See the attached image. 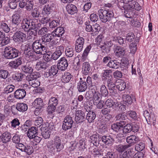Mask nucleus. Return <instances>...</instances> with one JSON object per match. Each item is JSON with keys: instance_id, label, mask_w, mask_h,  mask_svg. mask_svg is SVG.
<instances>
[{"instance_id": "nucleus-1", "label": "nucleus", "mask_w": 158, "mask_h": 158, "mask_svg": "<svg viewBox=\"0 0 158 158\" xmlns=\"http://www.w3.org/2000/svg\"><path fill=\"white\" fill-rule=\"evenodd\" d=\"M41 25V24L38 23L37 21L35 20L24 18L21 23V27L25 32H29L30 35H33L35 36H36L37 35L36 31Z\"/></svg>"}, {"instance_id": "nucleus-2", "label": "nucleus", "mask_w": 158, "mask_h": 158, "mask_svg": "<svg viewBox=\"0 0 158 158\" xmlns=\"http://www.w3.org/2000/svg\"><path fill=\"white\" fill-rule=\"evenodd\" d=\"M47 147L49 152L53 155L60 152L64 148L60 138L58 136H56L53 140L48 142Z\"/></svg>"}, {"instance_id": "nucleus-3", "label": "nucleus", "mask_w": 158, "mask_h": 158, "mask_svg": "<svg viewBox=\"0 0 158 158\" xmlns=\"http://www.w3.org/2000/svg\"><path fill=\"white\" fill-rule=\"evenodd\" d=\"M98 13L99 19L103 23L110 21L114 16L113 12L108 10L99 9Z\"/></svg>"}, {"instance_id": "nucleus-4", "label": "nucleus", "mask_w": 158, "mask_h": 158, "mask_svg": "<svg viewBox=\"0 0 158 158\" xmlns=\"http://www.w3.org/2000/svg\"><path fill=\"white\" fill-rule=\"evenodd\" d=\"M19 53V51L18 49L8 46L5 48L3 55L7 59H12L18 57Z\"/></svg>"}, {"instance_id": "nucleus-5", "label": "nucleus", "mask_w": 158, "mask_h": 158, "mask_svg": "<svg viewBox=\"0 0 158 158\" xmlns=\"http://www.w3.org/2000/svg\"><path fill=\"white\" fill-rule=\"evenodd\" d=\"M58 96L56 94L51 97L49 99L47 111L49 114H52L55 111L58 104Z\"/></svg>"}, {"instance_id": "nucleus-6", "label": "nucleus", "mask_w": 158, "mask_h": 158, "mask_svg": "<svg viewBox=\"0 0 158 158\" xmlns=\"http://www.w3.org/2000/svg\"><path fill=\"white\" fill-rule=\"evenodd\" d=\"M33 51L37 54H44L46 51V47L43 45L39 41H35L32 45Z\"/></svg>"}, {"instance_id": "nucleus-7", "label": "nucleus", "mask_w": 158, "mask_h": 158, "mask_svg": "<svg viewBox=\"0 0 158 158\" xmlns=\"http://www.w3.org/2000/svg\"><path fill=\"white\" fill-rule=\"evenodd\" d=\"M73 117L70 115L65 116L62 122V129L64 131L71 129L73 127Z\"/></svg>"}, {"instance_id": "nucleus-8", "label": "nucleus", "mask_w": 158, "mask_h": 158, "mask_svg": "<svg viewBox=\"0 0 158 158\" xmlns=\"http://www.w3.org/2000/svg\"><path fill=\"white\" fill-rule=\"evenodd\" d=\"M124 3L128 4L124 5V7L125 9H130L131 8H134L137 10H140L141 7L138 3L134 0H123Z\"/></svg>"}, {"instance_id": "nucleus-9", "label": "nucleus", "mask_w": 158, "mask_h": 158, "mask_svg": "<svg viewBox=\"0 0 158 158\" xmlns=\"http://www.w3.org/2000/svg\"><path fill=\"white\" fill-rule=\"evenodd\" d=\"M21 16L18 14H15L13 15L12 17V24L13 27V31H15L19 28V26L21 24L23 21Z\"/></svg>"}, {"instance_id": "nucleus-10", "label": "nucleus", "mask_w": 158, "mask_h": 158, "mask_svg": "<svg viewBox=\"0 0 158 158\" xmlns=\"http://www.w3.org/2000/svg\"><path fill=\"white\" fill-rule=\"evenodd\" d=\"M26 35L21 31H17L15 33L13 38L14 41L16 43H20L23 42L25 40Z\"/></svg>"}, {"instance_id": "nucleus-11", "label": "nucleus", "mask_w": 158, "mask_h": 158, "mask_svg": "<svg viewBox=\"0 0 158 158\" xmlns=\"http://www.w3.org/2000/svg\"><path fill=\"white\" fill-rule=\"evenodd\" d=\"M87 85L86 82L85 77H83V78H80V80L77 85V88L78 91L80 92L85 91L87 89Z\"/></svg>"}, {"instance_id": "nucleus-12", "label": "nucleus", "mask_w": 158, "mask_h": 158, "mask_svg": "<svg viewBox=\"0 0 158 158\" xmlns=\"http://www.w3.org/2000/svg\"><path fill=\"white\" fill-rule=\"evenodd\" d=\"M55 5L49 3L45 5L42 10V13L44 15H48L54 12L56 10Z\"/></svg>"}, {"instance_id": "nucleus-13", "label": "nucleus", "mask_w": 158, "mask_h": 158, "mask_svg": "<svg viewBox=\"0 0 158 158\" xmlns=\"http://www.w3.org/2000/svg\"><path fill=\"white\" fill-rule=\"evenodd\" d=\"M139 127L138 126L134 125L133 124H127L123 128V133L127 134L130 133L131 131H137L138 130Z\"/></svg>"}, {"instance_id": "nucleus-14", "label": "nucleus", "mask_w": 158, "mask_h": 158, "mask_svg": "<svg viewBox=\"0 0 158 158\" xmlns=\"http://www.w3.org/2000/svg\"><path fill=\"white\" fill-rule=\"evenodd\" d=\"M85 42V39L83 37H79L76 40L75 49L77 52H81L82 50L84 44Z\"/></svg>"}, {"instance_id": "nucleus-15", "label": "nucleus", "mask_w": 158, "mask_h": 158, "mask_svg": "<svg viewBox=\"0 0 158 158\" xmlns=\"http://www.w3.org/2000/svg\"><path fill=\"white\" fill-rule=\"evenodd\" d=\"M113 45V43L110 40L104 42L103 45H101L100 48H101L102 52L108 53L111 50V48Z\"/></svg>"}, {"instance_id": "nucleus-16", "label": "nucleus", "mask_w": 158, "mask_h": 158, "mask_svg": "<svg viewBox=\"0 0 158 158\" xmlns=\"http://www.w3.org/2000/svg\"><path fill=\"white\" fill-rule=\"evenodd\" d=\"M87 105L85 106V108L86 110V111L88 112L86 108H88ZM89 111L85 117V119H86L89 123H94V120L96 118V114L95 112L93 110H89Z\"/></svg>"}, {"instance_id": "nucleus-17", "label": "nucleus", "mask_w": 158, "mask_h": 158, "mask_svg": "<svg viewBox=\"0 0 158 158\" xmlns=\"http://www.w3.org/2000/svg\"><path fill=\"white\" fill-rule=\"evenodd\" d=\"M75 121L77 123L83 122L85 119V114L83 111L81 110L76 111L75 117Z\"/></svg>"}, {"instance_id": "nucleus-18", "label": "nucleus", "mask_w": 158, "mask_h": 158, "mask_svg": "<svg viewBox=\"0 0 158 158\" xmlns=\"http://www.w3.org/2000/svg\"><path fill=\"white\" fill-rule=\"evenodd\" d=\"M64 30L63 27H58L52 32L55 36L60 37V40H63L64 37Z\"/></svg>"}, {"instance_id": "nucleus-19", "label": "nucleus", "mask_w": 158, "mask_h": 158, "mask_svg": "<svg viewBox=\"0 0 158 158\" xmlns=\"http://www.w3.org/2000/svg\"><path fill=\"white\" fill-rule=\"evenodd\" d=\"M57 65L59 70L64 71L68 66V61L65 57H62L58 60Z\"/></svg>"}, {"instance_id": "nucleus-20", "label": "nucleus", "mask_w": 158, "mask_h": 158, "mask_svg": "<svg viewBox=\"0 0 158 158\" xmlns=\"http://www.w3.org/2000/svg\"><path fill=\"white\" fill-rule=\"evenodd\" d=\"M26 95V91L23 88H19L14 93V97L18 99H21L24 98Z\"/></svg>"}, {"instance_id": "nucleus-21", "label": "nucleus", "mask_w": 158, "mask_h": 158, "mask_svg": "<svg viewBox=\"0 0 158 158\" xmlns=\"http://www.w3.org/2000/svg\"><path fill=\"white\" fill-rule=\"evenodd\" d=\"M101 136L97 133L91 135L89 138V141L92 145H98L100 143Z\"/></svg>"}, {"instance_id": "nucleus-22", "label": "nucleus", "mask_w": 158, "mask_h": 158, "mask_svg": "<svg viewBox=\"0 0 158 158\" xmlns=\"http://www.w3.org/2000/svg\"><path fill=\"white\" fill-rule=\"evenodd\" d=\"M100 136H101V139H100V143L102 142L108 146H111L114 142V139L110 136L106 135L102 136L100 135Z\"/></svg>"}, {"instance_id": "nucleus-23", "label": "nucleus", "mask_w": 158, "mask_h": 158, "mask_svg": "<svg viewBox=\"0 0 158 158\" xmlns=\"http://www.w3.org/2000/svg\"><path fill=\"white\" fill-rule=\"evenodd\" d=\"M38 127H32L28 129L27 132V135L28 137L30 139H33L35 136L38 135Z\"/></svg>"}, {"instance_id": "nucleus-24", "label": "nucleus", "mask_w": 158, "mask_h": 158, "mask_svg": "<svg viewBox=\"0 0 158 158\" xmlns=\"http://www.w3.org/2000/svg\"><path fill=\"white\" fill-rule=\"evenodd\" d=\"M114 52L117 57H122L125 53L126 49L124 48L117 46L114 50Z\"/></svg>"}, {"instance_id": "nucleus-25", "label": "nucleus", "mask_w": 158, "mask_h": 158, "mask_svg": "<svg viewBox=\"0 0 158 158\" xmlns=\"http://www.w3.org/2000/svg\"><path fill=\"white\" fill-rule=\"evenodd\" d=\"M89 149L90 152L94 157H96L97 156L100 155L101 154L99 148L98 147V145H92L91 144Z\"/></svg>"}, {"instance_id": "nucleus-26", "label": "nucleus", "mask_w": 158, "mask_h": 158, "mask_svg": "<svg viewBox=\"0 0 158 158\" xmlns=\"http://www.w3.org/2000/svg\"><path fill=\"white\" fill-rule=\"evenodd\" d=\"M138 138L135 135H131L128 136L126 138V141L128 144L127 145L130 147L136 143L138 141Z\"/></svg>"}, {"instance_id": "nucleus-27", "label": "nucleus", "mask_w": 158, "mask_h": 158, "mask_svg": "<svg viewBox=\"0 0 158 158\" xmlns=\"http://www.w3.org/2000/svg\"><path fill=\"white\" fill-rule=\"evenodd\" d=\"M123 9H122V10H124V11H122L123 12V14L124 16L127 18H129L132 19L134 17L135 15V13L132 11L133 9H135L134 8H132L130 9H125L124 6L122 7Z\"/></svg>"}, {"instance_id": "nucleus-28", "label": "nucleus", "mask_w": 158, "mask_h": 158, "mask_svg": "<svg viewBox=\"0 0 158 158\" xmlns=\"http://www.w3.org/2000/svg\"><path fill=\"white\" fill-rule=\"evenodd\" d=\"M91 70V67L90 64L88 62L83 63L82 66V72L85 75H87Z\"/></svg>"}, {"instance_id": "nucleus-29", "label": "nucleus", "mask_w": 158, "mask_h": 158, "mask_svg": "<svg viewBox=\"0 0 158 158\" xmlns=\"http://www.w3.org/2000/svg\"><path fill=\"white\" fill-rule=\"evenodd\" d=\"M17 111L21 112H24L26 111L28 109L27 104L23 103H18L16 104L15 108V107Z\"/></svg>"}, {"instance_id": "nucleus-30", "label": "nucleus", "mask_w": 158, "mask_h": 158, "mask_svg": "<svg viewBox=\"0 0 158 158\" xmlns=\"http://www.w3.org/2000/svg\"><path fill=\"white\" fill-rule=\"evenodd\" d=\"M11 137V133L6 131L3 133L1 141L3 143H7L10 141Z\"/></svg>"}, {"instance_id": "nucleus-31", "label": "nucleus", "mask_w": 158, "mask_h": 158, "mask_svg": "<svg viewBox=\"0 0 158 158\" xmlns=\"http://www.w3.org/2000/svg\"><path fill=\"white\" fill-rule=\"evenodd\" d=\"M102 121H100L98 123L99 125L98 131L99 133L103 134L107 131L106 125Z\"/></svg>"}, {"instance_id": "nucleus-32", "label": "nucleus", "mask_w": 158, "mask_h": 158, "mask_svg": "<svg viewBox=\"0 0 158 158\" xmlns=\"http://www.w3.org/2000/svg\"><path fill=\"white\" fill-rule=\"evenodd\" d=\"M116 87L119 90H124L126 88V83L123 80L118 79L117 81Z\"/></svg>"}, {"instance_id": "nucleus-33", "label": "nucleus", "mask_w": 158, "mask_h": 158, "mask_svg": "<svg viewBox=\"0 0 158 158\" xmlns=\"http://www.w3.org/2000/svg\"><path fill=\"white\" fill-rule=\"evenodd\" d=\"M29 83L30 85H28L26 84L24 85V86L27 87L26 89H27L28 88V89H30L32 87L36 88L40 85V82L38 80H34V81H29Z\"/></svg>"}, {"instance_id": "nucleus-34", "label": "nucleus", "mask_w": 158, "mask_h": 158, "mask_svg": "<svg viewBox=\"0 0 158 158\" xmlns=\"http://www.w3.org/2000/svg\"><path fill=\"white\" fill-rule=\"evenodd\" d=\"M66 9L68 13L71 15H73L77 13V8L76 6L72 4L67 5Z\"/></svg>"}, {"instance_id": "nucleus-35", "label": "nucleus", "mask_w": 158, "mask_h": 158, "mask_svg": "<svg viewBox=\"0 0 158 158\" xmlns=\"http://www.w3.org/2000/svg\"><path fill=\"white\" fill-rule=\"evenodd\" d=\"M54 37V35L52 32L51 33H48L45 34L42 36L41 40L42 42L44 43L50 42Z\"/></svg>"}, {"instance_id": "nucleus-36", "label": "nucleus", "mask_w": 158, "mask_h": 158, "mask_svg": "<svg viewBox=\"0 0 158 158\" xmlns=\"http://www.w3.org/2000/svg\"><path fill=\"white\" fill-rule=\"evenodd\" d=\"M121 64L116 60H112L110 61L107 64V66L110 68L114 69H117L119 68V66L121 67Z\"/></svg>"}, {"instance_id": "nucleus-37", "label": "nucleus", "mask_w": 158, "mask_h": 158, "mask_svg": "<svg viewBox=\"0 0 158 158\" xmlns=\"http://www.w3.org/2000/svg\"><path fill=\"white\" fill-rule=\"evenodd\" d=\"M29 63V62H27L26 65H23L22 66V70L26 73H30L33 71V69Z\"/></svg>"}, {"instance_id": "nucleus-38", "label": "nucleus", "mask_w": 158, "mask_h": 158, "mask_svg": "<svg viewBox=\"0 0 158 158\" xmlns=\"http://www.w3.org/2000/svg\"><path fill=\"white\" fill-rule=\"evenodd\" d=\"M149 117L147 121L148 124L151 125L152 124L155 126L156 124V115L153 112H151Z\"/></svg>"}, {"instance_id": "nucleus-39", "label": "nucleus", "mask_w": 158, "mask_h": 158, "mask_svg": "<svg viewBox=\"0 0 158 158\" xmlns=\"http://www.w3.org/2000/svg\"><path fill=\"white\" fill-rule=\"evenodd\" d=\"M110 78L107 80V86L108 89L115 88L117 81L113 77H110Z\"/></svg>"}, {"instance_id": "nucleus-40", "label": "nucleus", "mask_w": 158, "mask_h": 158, "mask_svg": "<svg viewBox=\"0 0 158 158\" xmlns=\"http://www.w3.org/2000/svg\"><path fill=\"white\" fill-rule=\"evenodd\" d=\"M34 104L36 109H41L44 106L43 100L40 98H37L34 101Z\"/></svg>"}, {"instance_id": "nucleus-41", "label": "nucleus", "mask_w": 158, "mask_h": 158, "mask_svg": "<svg viewBox=\"0 0 158 158\" xmlns=\"http://www.w3.org/2000/svg\"><path fill=\"white\" fill-rule=\"evenodd\" d=\"M91 48L92 47L91 45H89L87 46L84 50L81 57V60L82 61H85L87 58L88 55Z\"/></svg>"}, {"instance_id": "nucleus-42", "label": "nucleus", "mask_w": 158, "mask_h": 158, "mask_svg": "<svg viewBox=\"0 0 158 158\" xmlns=\"http://www.w3.org/2000/svg\"><path fill=\"white\" fill-rule=\"evenodd\" d=\"M134 153L133 149H129L127 151L124 152L120 158H131Z\"/></svg>"}, {"instance_id": "nucleus-43", "label": "nucleus", "mask_w": 158, "mask_h": 158, "mask_svg": "<svg viewBox=\"0 0 158 158\" xmlns=\"http://www.w3.org/2000/svg\"><path fill=\"white\" fill-rule=\"evenodd\" d=\"M72 77L70 73H65L62 77V81L64 83H68L70 81Z\"/></svg>"}, {"instance_id": "nucleus-44", "label": "nucleus", "mask_w": 158, "mask_h": 158, "mask_svg": "<svg viewBox=\"0 0 158 158\" xmlns=\"http://www.w3.org/2000/svg\"><path fill=\"white\" fill-rule=\"evenodd\" d=\"M60 19H58L53 20L49 23V27L51 28H55L60 27L61 24Z\"/></svg>"}, {"instance_id": "nucleus-45", "label": "nucleus", "mask_w": 158, "mask_h": 158, "mask_svg": "<svg viewBox=\"0 0 158 158\" xmlns=\"http://www.w3.org/2000/svg\"><path fill=\"white\" fill-rule=\"evenodd\" d=\"M48 67L46 63L44 62L39 61L36 64L35 68L38 70L41 69L45 70Z\"/></svg>"}, {"instance_id": "nucleus-46", "label": "nucleus", "mask_w": 158, "mask_h": 158, "mask_svg": "<svg viewBox=\"0 0 158 158\" xmlns=\"http://www.w3.org/2000/svg\"><path fill=\"white\" fill-rule=\"evenodd\" d=\"M9 7L12 9H16L17 6V3L20 0H8Z\"/></svg>"}, {"instance_id": "nucleus-47", "label": "nucleus", "mask_w": 158, "mask_h": 158, "mask_svg": "<svg viewBox=\"0 0 158 158\" xmlns=\"http://www.w3.org/2000/svg\"><path fill=\"white\" fill-rule=\"evenodd\" d=\"M139 41L138 39H135V42H133L131 43L129 46V47L131 50V52L134 54L135 53L137 49V45Z\"/></svg>"}, {"instance_id": "nucleus-48", "label": "nucleus", "mask_w": 158, "mask_h": 158, "mask_svg": "<svg viewBox=\"0 0 158 158\" xmlns=\"http://www.w3.org/2000/svg\"><path fill=\"white\" fill-rule=\"evenodd\" d=\"M127 117L125 112L119 113L115 117L116 121H125Z\"/></svg>"}, {"instance_id": "nucleus-49", "label": "nucleus", "mask_w": 158, "mask_h": 158, "mask_svg": "<svg viewBox=\"0 0 158 158\" xmlns=\"http://www.w3.org/2000/svg\"><path fill=\"white\" fill-rule=\"evenodd\" d=\"M44 55L43 58L44 60L47 62L51 61L52 59V53L50 52L45 53Z\"/></svg>"}, {"instance_id": "nucleus-50", "label": "nucleus", "mask_w": 158, "mask_h": 158, "mask_svg": "<svg viewBox=\"0 0 158 158\" xmlns=\"http://www.w3.org/2000/svg\"><path fill=\"white\" fill-rule=\"evenodd\" d=\"M100 91L101 95L103 97H106L108 95V90L105 85H101Z\"/></svg>"}, {"instance_id": "nucleus-51", "label": "nucleus", "mask_w": 158, "mask_h": 158, "mask_svg": "<svg viewBox=\"0 0 158 158\" xmlns=\"http://www.w3.org/2000/svg\"><path fill=\"white\" fill-rule=\"evenodd\" d=\"M113 40L117 42H118L119 44L122 45L124 47H126L127 45L124 43L123 39L121 37H113Z\"/></svg>"}, {"instance_id": "nucleus-52", "label": "nucleus", "mask_w": 158, "mask_h": 158, "mask_svg": "<svg viewBox=\"0 0 158 158\" xmlns=\"http://www.w3.org/2000/svg\"><path fill=\"white\" fill-rule=\"evenodd\" d=\"M39 77V74L37 73H33L28 76L27 77V80L29 82V81H34L37 80V79Z\"/></svg>"}, {"instance_id": "nucleus-53", "label": "nucleus", "mask_w": 158, "mask_h": 158, "mask_svg": "<svg viewBox=\"0 0 158 158\" xmlns=\"http://www.w3.org/2000/svg\"><path fill=\"white\" fill-rule=\"evenodd\" d=\"M112 71L110 70H104L103 72L102 73V77H104V79H106L107 80L109 78H110V77H113L111 73Z\"/></svg>"}, {"instance_id": "nucleus-54", "label": "nucleus", "mask_w": 158, "mask_h": 158, "mask_svg": "<svg viewBox=\"0 0 158 158\" xmlns=\"http://www.w3.org/2000/svg\"><path fill=\"white\" fill-rule=\"evenodd\" d=\"M23 77V74L22 73H17L13 75L12 78L15 81H22Z\"/></svg>"}, {"instance_id": "nucleus-55", "label": "nucleus", "mask_w": 158, "mask_h": 158, "mask_svg": "<svg viewBox=\"0 0 158 158\" xmlns=\"http://www.w3.org/2000/svg\"><path fill=\"white\" fill-rule=\"evenodd\" d=\"M145 145L143 142H139L137 143L135 147V150L138 152H140L143 151L145 148Z\"/></svg>"}, {"instance_id": "nucleus-56", "label": "nucleus", "mask_w": 158, "mask_h": 158, "mask_svg": "<svg viewBox=\"0 0 158 158\" xmlns=\"http://www.w3.org/2000/svg\"><path fill=\"white\" fill-rule=\"evenodd\" d=\"M123 101L126 102V104L127 103L130 105L132 103V100L130 95L126 94H124L123 95Z\"/></svg>"}, {"instance_id": "nucleus-57", "label": "nucleus", "mask_w": 158, "mask_h": 158, "mask_svg": "<svg viewBox=\"0 0 158 158\" xmlns=\"http://www.w3.org/2000/svg\"><path fill=\"white\" fill-rule=\"evenodd\" d=\"M130 146L127 145H123L120 144L116 146L115 149L119 152H122L126 149L130 147Z\"/></svg>"}, {"instance_id": "nucleus-58", "label": "nucleus", "mask_w": 158, "mask_h": 158, "mask_svg": "<svg viewBox=\"0 0 158 158\" xmlns=\"http://www.w3.org/2000/svg\"><path fill=\"white\" fill-rule=\"evenodd\" d=\"M59 69L57 65H53L51 67V69L49 70V72H51V73L53 76L56 75L58 72Z\"/></svg>"}, {"instance_id": "nucleus-59", "label": "nucleus", "mask_w": 158, "mask_h": 158, "mask_svg": "<svg viewBox=\"0 0 158 158\" xmlns=\"http://www.w3.org/2000/svg\"><path fill=\"white\" fill-rule=\"evenodd\" d=\"M30 124V121L29 120H27L25 123L21 126V128L22 129V130L24 132L27 131V130H28V129H29V127Z\"/></svg>"}, {"instance_id": "nucleus-60", "label": "nucleus", "mask_w": 158, "mask_h": 158, "mask_svg": "<svg viewBox=\"0 0 158 158\" xmlns=\"http://www.w3.org/2000/svg\"><path fill=\"white\" fill-rule=\"evenodd\" d=\"M0 26L1 28L6 33H8L10 31V28L6 23L2 22Z\"/></svg>"}, {"instance_id": "nucleus-61", "label": "nucleus", "mask_w": 158, "mask_h": 158, "mask_svg": "<svg viewBox=\"0 0 158 158\" xmlns=\"http://www.w3.org/2000/svg\"><path fill=\"white\" fill-rule=\"evenodd\" d=\"M66 56L68 57H71L74 55V50L72 48H67L65 50Z\"/></svg>"}, {"instance_id": "nucleus-62", "label": "nucleus", "mask_w": 158, "mask_h": 158, "mask_svg": "<svg viewBox=\"0 0 158 158\" xmlns=\"http://www.w3.org/2000/svg\"><path fill=\"white\" fill-rule=\"evenodd\" d=\"M127 114L132 119L134 120L137 119V115L135 111L130 110L127 112Z\"/></svg>"}, {"instance_id": "nucleus-63", "label": "nucleus", "mask_w": 158, "mask_h": 158, "mask_svg": "<svg viewBox=\"0 0 158 158\" xmlns=\"http://www.w3.org/2000/svg\"><path fill=\"white\" fill-rule=\"evenodd\" d=\"M34 6V2L32 1H28L26 2V7L27 10L30 11L33 10Z\"/></svg>"}, {"instance_id": "nucleus-64", "label": "nucleus", "mask_w": 158, "mask_h": 158, "mask_svg": "<svg viewBox=\"0 0 158 158\" xmlns=\"http://www.w3.org/2000/svg\"><path fill=\"white\" fill-rule=\"evenodd\" d=\"M15 89V86L12 84L9 85L5 88V91L7 93H10L13 92Z\"/></svg>"}]
</instances>
